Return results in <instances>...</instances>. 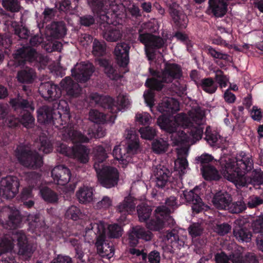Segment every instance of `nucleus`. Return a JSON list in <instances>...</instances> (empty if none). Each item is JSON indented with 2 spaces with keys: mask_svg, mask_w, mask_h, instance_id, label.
<instances>
[{
  "mask_svg": "<svg viewBox=\"0 0 263 263\" xmlns=\"http://www.w3.org/2000/svg\"><path fill=\"white\" fill-rule=\"evenodd\" d=\"M205 122L204 112L200 108L192 109L188 114L180 113L175 117L162 115L158 118L157 123L160 128L171 134L172 144L182 146L177 149L178 158L175 161V169L179 172L184 174L188 167L186 144H193L201 139Z\"/></svg>",
  "mask_w": 263,
  "mask_h": 263,
  "instance_id": "nucleus-1",
  "label": "nucleus"
},
{
  "mask_svg": "<svg viewBox=\"0 0 263 263\" xmlns=\"http://www.w3.org/2000/svg\"><path fill=\"white\" fill-rule=\"evenodd\" d=\"M219 161L222 175L233 182L237 188L245 186L249 183L255 185L263 183V175L259 171H253L250 178L246 176V174L253 167L252 157L249 154L241 152L235 159L229 156H223Z\"/></svg>",
  "mask_w": 263,
  "mask_h": 263,
  "instance_id": "nucleus-2",
  "label": "nucleus"
},
{
  "mask_svg": "<svg viewBox=\"0 0 263 263\" xmlns=\"http://www.w3.org/2000/svg\"><path fill=\"white\" fill-rule=\"evenodd\" d=\"M150 70L151 69H150ZM153 77L148 79L145 84L151 89L145 91L143 94L145 102L153 112L152 107L154 105V93L152 89L159 90L163 87V82L169 83L175 79L179 78L181 76V70L180 66L175 64H166L164 70L162 73L154 71Z\"/></svg>",
  "mask_w": 263,
  "mask_h": 263,
  "instance_id": "nucleus-3",
  "label": "nucleus"
},
{
  "mask_svg": "<svg viewBox=\"0 0 263 263\" xmlns=\"http://www.w3.org/2000/svg\"><path fill=\"white\" fill-rule=\"evenodd\" d=\"M111 146L98 145L93 149L94 155V168L97 173L101 184L106 188H110L117 184L119 174L117 170L113 167L104 166L103 162L108 157L107 153L110 152Z\"/></svg>",
  "mask_w": 263,
  "mask_h": 263,
  "instance_id": "nucleus-4",
  "label": "nucleus"
},
{
  "mask_svg": "<svg viewBox=\"0 0 263 263\" xmlns=\"http://www.w3.org/2000/svg\"><path fill=\"white\" fill-rule=\"evenodd\" d=\"M14 242L18 248L17 254L25 259L29 258L35 248L28 240L25 233L22 231H16L10 236L5 235L0 239V255L11 252Z\"/></svg>",
  "mask_w": 263,
  "mask_h": 263,
  "instance_id": "nucleus-5",
  "label": "nucleus"
},
{
  "mask_svg": "<svg viewBox=\"0 0 263 263\" xmlns=\"http://www.w3.org/2000/svg\"><path fill=\"white\" fill-rule=\"evenodd\" d=\"M165 204L166 206H160L156 210V220H151L147 223V226L149 229L158 231L162 229L166 224H174V220L170 216V213L178 206L176 198L170 197L166 200Z\"/></svg>",
  "mask_w": 263,
  "mask_h": 263,
  "instance_id": "nucleus-6",
  "label": "nucleus"
},
{
  "mask_svg": "<svg viewBox=\"0 0 263 263\" xmlns=\"http://www.w3.org/2000/svg\"><path fill=\"white\" fill-rule=\"evenodd\" d=\"M86 233L90 235L92 234L96 235L97 238L96 245L98 253L101 256L110 259L114 256V249L112 245L104 242L105 233L104 232V226L102 223L91 224V229L87 230Z\"/></svg>",
  "mask_w": 263,
  "mask_h": 263,
  "instance_id": "nucleus-7",
  "label": "nucleus"
},
{
  "mask_svg": "<svg viewBox=\"0 0 263 263\" xmlns=\"http://www.w3.org/2000/svg\"><path fill=\"white\" fill-rule=\"evenodd\" d=\"M16 155L20 162L25 167L36 168L43 164L42 157L28 148L18 147Z\"/></svg>",
  "mask_w": 263,
  "mask_h": 263,
  "instance_id": "nucleus-8",
  "label": "nucleus"
},
{
  "mask_svg": "<svg viewBox=\"0 0 263 263\" xmlns=\"http://www.w3.org/2000/svg\"><path fill=\"white\" fill-rule=\"evenodd\" d=\"M15 59V65L20 66L25 61L29 62L36 61L46 65L48 60L47 57H44L38 54L32 48L28 47L17 50L14 54Z\"/></svg>",
  "mask_w": 263,
  "mask_h": 263,
  "instance_id": "nucleus-9",
  "label": "nucleus"
},
{
  "mask_svg": "<svg viewBox=\"0 0 263 263\" xmlns=\"http://www.w3.org/2000/svg\"><path fill=\"white\" fill-rule=\"evenodd\" d=\"M57 151L68 157L76 159L81 163H85L89 160L90 151L84 145H79L73 148L67 147L63 143L58 144Z\"/></svg>",
  "mask_w": 263,
  "mask_h": 263,
  "instance_id": "nucleus-10",
  "label": "nucleus"
},
{
  "mask_svg": "<svg viewBox=\"0 0 263 263\" xmlns=\"http://www.w3.org/2000/svg\"><path fill=\"white\" fill-rule=\"evenodd\" d=\"M21 217L18 211L10 207H5L0 212V222L7 225L8 228L12 229L18 226Z\"/></svg>",
  "mask_w": 263,
  "mask_h": 263,
  "instance_id": "nucleus-11",
  "label": "nucleus"
},
{
  "mask_svg": "<svg viewBox=\"0 0 263 263\" xmlns=\"http://www.w3.org/2000/svg\"><path fill=\"white\" fill-rule=\"evenodd\" d=\"M18 187L19 182L15 177L7 176L1 180L0 194L6 198H12L17 193Z\"/></svg>",
  "mask_w": 263,
  "mask_h": 263,
  "instance_id": "nucleus-12",
  "label": "nucleus"
},
{
  "mask_svg": "<svg viewBox=\"0 0 263 263\" xmlns=\"http://www.w3.org/2000/svg\"><path fill=\"white\" fill-rule=\"evenodd\" d=\"M10 103L15 109L22 108L27 109V112L24 114L21 122L25 127L27 128L31 127L33 124L34 119L28 111L29 110H33L34 109L32 103H29L26 100L18 98L17 99L11 100Z\"/></svg>",
  "mask_w": 263,
  "mask_h": 263,
  "instance_id": "nucleus-13",
  "label": "nucleus"
},
{
  "mask_svg": "<svg viewBox=\"0 0 263 263\" xmlns=\"http://www.w3.org/2000/svg\"><path fill=\"white\" fill-rule=\"evenodd\" d=\"M139 39L145 45V52L149 60L153 59L151 50L154 48H160L164 43L160 37L148 33L140 34Z\"/></svg>",
  "mask_w": 263,
  "mask_h": 263,
  "instance_id": "nucleus-14",
  "label": "nucleus"
},
{
  "mask_svg": "<svg viewBox=\"0 0 263 263\" xmlns=\"http://www.w3.org/2000/svg\"><path fill=\"white\" fill-rule=\"evenodd\" d=\"M94 71V67L90 63L82 62L77 64L71 70L72 76L79 82L87 81Z\"/></svg>",
  "mask_w": 263,
  "mask_h": 263,
  "instance_id": "nucleus-15",
  "label": "nucleus"
},
{
  "mask_svg": "<svg viewBox=\"0 0 263 263\" xmlns=\"http://www.w3.org/2000/svg\"><path fill=\"white\" fill-rule=\"evenodd\" d=\"M101 19L103 21H106V25H104L103 27L106 28L103 33V37L108 42H116L120 39L122 35V31L118 27L110 25L114 23L109 18L107 15H101Z\"/></svg>",
  "mask_w": 263,
  "mask_h": 263,
  "instance_id": "nucleus-16",
  "label": "nucleus"
},
{
  "mask_svg": "<svg viewBox=\"0 0 263 263\" xmlns=\"http://www.w3.org/2000/svg\"><path fill=\"white\" fill-rule=\"evenodd\" d=\"M87 135L88 136H84L81 132L74 129H70L67 133V136L73 143L88 142L93 137L101 138L103 137L105 134L104 132L100 128L98 129L96 134L89 130Z\"/></svg>",
  "mask_w": 263,
  "mask_h": 263,
  "instance_id": "nucleus-17",
  "label": "nucleus"
},
{
  "mask_svg": "<svg viewBox=\"0 0 263 263\" xmlns=\"http://www.w3.org/2000/svg\"><path fill=\"white\" fill-rule=\"evenodd\" d=\"M136 201V199L129 195L126 197L124 200L117 206V210L120 214V217L118 220L120 222H124L126 219L127 215L132 213L135 210L137 203Z\"/></svg>",
  "mask_w": 263,
  "mask_h": 263,
  "instance_id": "nucleus-18",
  "label": "nucleus"
},
{
  "mask_svg": "<svg viewBox=\"0 0 263 263\" xmlns=\"http://www.w3.org/2000/svg\"><path fill=\"white\" fill-rule=\"evenodd\" d=\"M39 90L42 97L47 99L56 100L62 93L61 89L50 82L41 84Z\"/></svg>",
  "mask_w": 263,
  "mask_h": 263,
  "instance_id": "nucleus-19",
  "label": "nucleus"
},
{
  "mask_svg": "<svg viewBox=\"0 0 263 263\" xmlns=\"http://www.w3.org/2000/svg\"><path fill=\"white\" fill-rule=\"evenodd\" d=\"M51 176L55 183L64 185L70 180V172L68 168L63 165H59L52 170Z\"/></svg>",
  "mask_w": 263,
  "mask_h": 263,
  "instance_id": "nucleus-20",
  "label": "nucleus"
},
{
  "mask_svg": "<svg viewBox=\"0 0 263 263\" xmlns=\"http://www.w3.org/2000/svg\"><path fill=\"white\" fill-rule=\"evenodd\" d=\"M129 46L128 44L123 42L118 44L114 50L118 64L122 67L126 66L129 62L128 52Z\"/></svg>",
  "mask_w": 263,
  "mask_h": 263,
  "instance_id": "nucleus-21",
  "label": "nucleus"
},
{
  "mask_svg": "<svg viewBox=\"0 0 263 263\" xmlns=\"http://www.w3.org/2000/svg\"><path fill=\"white\" fill-rule=\"evenodd\" d=\"M152 238V234L149 231H146L140 226L134 228L129 234V243L132 246L136 245L138 239H142L145 241L150 240Z\"/></svg>",
  "mask_w": 263,
  "mask_h": 263,
  "instance_id": "nucleus-22",
  "label": "nucleus"
},
{
  "mask_svg": "<svg viewBox=\"0 0 263 263\" xmlns=\"http://www.w3.org/2000/svg\"><path fill=\"white\" fill-rule=\"evenodd\" d=\"M195 190L190 191H185L183 193L184 201H182V203L186 201L189 203H192V209L193 211L196 213L200 212L202 210L204 209V205L201 201V198L197 194L195 193Z\"/></svg>",
  "mask_w": 263,
  "mask_h": 263,
  "instance_id": "nucleus-23",
  "label": "nucleus"
},
{
  "mask_svg": "<svg viewBox=\"0 0 263 263\" xmlns=\"http://www.w3.org/2000/svg\"><path fill=\"white\" fill-rule=\"evenodd\" d=\"M59 119L54 120L53 119L52 110L47 106H43L37 110V120L41 123H50L54 125L58 128H60L57 124L60 120H62L61 114L59 113Z\"/></svg>",
  "mask_w": 263,
  "mask_h": 263,
  "instance_id": "nucleus-24",
  "label": "nucleus"
},
{
  "mask_svg": "<svg viewBox=\"0 0 263 263\" xmlns=\"http://www.w3.org/2000/svg\"><path fill=\"white\" fill-rule=\"evenodd\" d=\"M226 0H209L208 12L212 13L215 16H223L227 11Z\"/></svg>",
  "mask_w": 263,
  "mask_h": 263,
  "instance_id": "nucleus-25",
  "label": "nucleus"
},
{
  "mask_svg": "<svg viewBox=\"0 0 263 263\" xmlns=\"http://www.w3.org/2000/svg\"><path fill=\"white\" fill-rule=\"evenodd\" d=\"M170 14L174 22L181 28H185L187 23V16L180 11V8L176 3L170 7Z\"/></svg>",
  "mask_w": 263,
  "mask_h": 263,
  "instance_id": "nucleus-26",
  "label": "nucleus"
},
{
  "mask_svg": "<svg viewBox=\"0 0 263 263\" xmlns=\"http://www.w3.org/2000/svg\"><path fill=\"white\" fill-rule=\"evenodd\" d=\"M61 87L67 94L72 97H78L81 93V89L78 84L74 83L70 77H66L60 83Z\"/></svg>",
  "mask_w": 263,
  "mask_h": 263,
  "instance_id": "nucleus-27",
  "label": "nucleus"
},
{
  "mask_svg": "<svg viewBox=\"0 0 263 263\" xmlns=\"http://www.w3.org/2000/svg\"><path fill=\"white\" fill-rule=\"evenodd\" d=\"M185 238L179 239L178 236L176 235L175 231H171L167 232L166 235L164 236L163 241L166 247L170 246L172 249H180L181 247L184 245Z\"/></svg>",
  "mask_w": 263,
  "mask_h": 263,
  "instance_id": "nucleus-28",
  "label": "nucleus"
},
{
  "mask_svg": "<svg viewBox=\"0 0 263 263\" xmlns=\"http://www.w3.org/2000/svg\"><path fill=\"white\" fill-rule=\"evenodd\" d=\"M231 201L232 198L229 194L227 192H219L214 196L213 203L218 209H228Z\"/></svg>",
  "mask_w": 263,
  "mask_h": 263,
  "instance_id": "nucleus-29",
  "label": "nucleus"
},
{
  "mask_svg": "<svg viewBox=\"0 0 263 263\" xmlns=\"http://www.w3.org/2000/svg\"><path fill=\"white\" fill-rule=\"evenodd\" d=\"M179 109V103L171 98H164L158 106V110L162 113H171Z\"/></svg>",
  "mask_w": 263,
  "mask_h": 263,
  "instance_id": "nucleus-30",
  "label": "nucleus"
},
{
  "mask_svg": "<svg viewBox=\"0 0 263 263\" xmlns=\"http://www.w3.org/2000/svg\"><path fill=\"white\" fill-rule=\"evenodd\" d=\"M157 186L163 187L168 181L170 172L165 167L159 165L156 167L154 171Z\"/></svg>",
  "mask_w": 263,
  "mask_h": 263,
  "instance_id": "nucleus-31",
  "label": "nucleus"
},
{
  "mask_svg": "<svg viewBox=\"0 0 263 263\" xmlns=\"http://www.w3.org/2000/svg\"><path fill=\"white\" fill-rule=\"evenodd\" d=\"M76 195L80 203H89L93 199V190L91 187L84 185L79 189Z\"/></svg>",
  "mask_w": 263,
  "mask_h": 263,
  "instance_id": "nucleus-32",
  "label": "nucleus"
},
{
  "mask_svg": "<svg viewBox=\"0 0 263 263\" xmlns=\"http://www.w3.org/2000/svg\"><path fill=\"white\" fill-rule=\"evenodd\" d=\"M47 27V34L54 37H62L66 34L65 26L62 22H53Z\"/></svg>",
  "mask_w": 263,
  "mask_h": 263,
  "instance_id": "nucleus-33",
  "label": "nucleus"
},
{
  "mask_svg": "<svg viewBox=\"0 0 263 263\" xmlns=\"http://www.w3.org/2000/svg\"><path fill=\"white\" fill-rule=\"evenodd\" d=\"M129 104L130 102L128 97L126 96L121 95L118 96L116 101L113 100V103L110 104L108 108L110 109L111 112L115 114L117 111L127 107Z\"/></svg>",
  "mask_w": 263,
  "mask_h": 263,
  "instance_id": "nucleus-34",
  "label": "nucleus"
},
{
  "mask_svg": "<svg viewBox=\"0 0 263 263\" xmlns=\"http://www.w3.org/2000/svg\"><path fill=\"white\" fill-rule=\"evenodd\" d=\"M205 139L212 146H220L225 141L216 131H212L210 126L207 127L206 129Z\"/></svg>",
  "mask_w": 263,
  "mask_h": 263,
  "instance_id": "nucleus-35",
  "label": "nucleus"
},
{
  "mask_svg": "<svg viewBox=\"0 0 263 263\" xmlns=\"http://www.w3.org/2000/svg\"><path fill=\"white\" fill-rule=\"evenodd\" d=\"M253 231L259 233L256 238V243L258 248L263 252V216L258 218L253 223Z\"/></svg>",
  "mask_w": 263,
  "mask_h": 263,
  "instance_id": "nucleus-36",
  "label": "nucleus"
},
{
  "mask_svg": "<svg viewBox=\"0 0 263 263\" xmlns=\"http://www.w3.org/2000/svg\"><path fill=\"white\" fill-rule=\"evenodd\" d=\"M116 118L115 115H112L109 119L107 116H105L102 113L97 110L92 109L89 111V119L92 122L96 123H103L105 121H108L110 122H114Z\"/></svg>",
  "mask_w": 263,
  "mask_h": 263,
  "instance_id": "nucleus-37",
  "label": "nucleus"
},
{
  "mask_svg": "<svg viewBox=\"0 0 263 263\" xmlns=\"http://www.w3.org/2000/svg\"><path fill=\"white\" fill-rule=\"evenodd\" d=\"M126 149L122 148L120 145L116 146L113 150L112 155L114 158L119 161L122 167L126 166L130 161V158L125 154Z\"/></svg>",
  "mask_w": 263,
  "mask_h": 263,
  "instance_id": "nucleus-38",
  "label": "nucleus"
},
{
  "mask_svg": "<svg viewBox=\"0 0 263 263\" xmlns=\"http://www.w3.org/2000/svg\"><path fill=\"white\" fill-rule=\"evenodd\" d=\"M17 80L21 83H32L35 78L34 70L30 68H26L18 72Z\"/></svg>",
  "mask_w": 263,
  "mask_h": 263,
  "instance_id": "nucleus-39",
  "label": "nucleus"
},
{
  "mask_svg": "<svg viewBox=\"0 0 263 263\" xmlns=\"http://www.w3.org/2000/svg\"><path fill=\"white\" fill-rule=\"evenodd\" d=\"M126 139L128 140L127 153L134 154L139 147L138 138L133 130H128Z\"/></svg>",
  "mask_w": 263,
  "mask_h": 263,
  "instance_id": "nucleus-40",
  "label": "nucleus"
},
{
  "mask_svg": "<svg viewBox=\"0 0 263 263\" xmlns=\"http://www.w3.org/2000/svg\"><path fill=\"white\" fill-rule=\"evenodd\" d=\"M101 222L104 226V232L105 233V238L108 236L111 238H118L122 235V229L117 224H112L107 226V230L105 228L106 226L102 221H99L97 223Z\"/></svg>",
  "mask_w": 263,
  "mask_h": 263,
  "instance_id": "nucleus-41",
  "label": "nucleus"
},
{
  "mask_svg": "<svg viewBox=\"0 0 263 263\" xmlns=\"http://www.w3.org/2000/svg\"><path fill=\"white\" fill-rule=\"evenodd\" d=\"M98 64L104 68L105 73L111 79H117L120 76L118 75L114 68L109 65L108 61L104 59H99L98 60Z\"/></svg>",
  "mask_w": 263,
  "mask_h": 263,
  "instance_id": "nucleus-42",
  "label": "nucleus"
},
{
  "mask_svg": "<svg viewBox=\"0 0 263 263\" xmlns=\"http://www.w3.org/2000/svg\"><path fill=\"white\" fill-rule=\"evenodd\" d=\"M233 233L236 238L242 242H249L252 236L251 233L248 230L239 227L235 228Z\"/></svg>",
  "mask_w": 263,
  "mask_h": 263,
  "instance_id": "nucleus-43",
  "label": "nucleus"
},
{
  "mask_svg": "<svg viewBox=\"0 0 263 263\" xmlns=\"http://www.w3.org/2000/svg\"><path fill=\"white\" fill-rule=\"evenodd\" d=\"M90 97L91 99L96 104H100L105 108H109L110 104L113 103V99L111 98L101 96L97 93H92Z\"/></svg>",
  "mask_w": 263,
  "mask_h": 263,
  "instance_id": "nucleus-44",
  "label": "nucleus"
},
{
  "mask_svg": "<svg viewBox=\"0 0 263 263\" xmlns=\"http://www.w3.org/2000/svg\"><path fill=\"white\" fill-rule=\"evenodd\" d=\"M203 177L206 180H218L220 175L217 170L213 166H210L201 168Z\"/></svg>",
  "mask_w": 263,
  "mask_h": 263,
  "instance_id": "nucleus-45",
  "label": "nucleus"
},
{
  "mask_svg": "<svg viewBox=\"0 0 263 263\" xmlns=\"http://www.w3.org/2000/svg\"><path fill=\"white\" fill-rule=\"evenodd\" d=\"M168 143L162 138L156 139L152 143V148L155 153L161 154L165 153L168 149Z\"/></svg>",
  "mask_w": 263,
  "mask_h": 263,
  "instance_id": "nucleus-46",
  "label": "nucleus"
},
{
  "mask_svg": "<svg viewBox=\"0 0 263 263\" xmlns=\"http://www.w3.org/2000/svg\"><path fill=\"white\" fill-rule=\"evenodd\" d=\"M40 194L43 199L48 202H55L58 200V195L48 187H44L40 190Z\"/></svg>",
  "mask_w": 263,
  "mask_h": 263,
  "instance_id": "nucleus-47",
  "label": "nucleus"
},
{
  "mask_svg": "<svg viewBox=\"0 0 263 263\" xmlns=\"http://www.w3.org/2000/svg\"><path fill=\"white\" fill-rule=\"evenodd\" d=\"M106 44L103 41H99L96 39L93 42L92 53L94 55L100 57L105 53Z\"/></svg>",
  "mask_w": 263,
  "mask_h": 263,
  "instance_id": "nucleus-48",
  "label": "nucleus"
},
{
  "mask_svg": "<svg viewBox=\"0 0 263 263\" xmlns=\"http://www.w3.org/2000/svg\"><path fill=\"white\" fill-rule=\"evenodd\" d=\"M200 86L205 92L212 93L217 89V85L214 81L211 78L203 79L200 83Z\"/></svg>",
  "mask_w": 263,
  "mask_h": 263,
  "instance_id": "nucleus-49",
  "label": "nucleus"
},
{
  "mask_svg": "<svg viewBox=\"0 0 263 263\" xmlns=\"http://www.w3.org/2000/svg\"><path fill=\"white\" fill-rule=\"evenodd\" d=\"M2 5L5 9L11 12H17L20 9L18 0H3Z\"/></svg>",
  "mask_w": 263,
  "mask_h": 263,
  "instance_id": "nucleus-50",
  "label": "nucleus"
},
{
  "mask_svg": "<svg viewBox=\"0 0 263 263\" xmlns=\"http://www.w3.org/2000/svg\"><path fill=\"white\" fill-rule=\"evenodd\" d=\"M139 133L141 138L146 140H152L156 136L155 129L149 126L140 128Z\"/></svg>",
  "mask_w": 263,
  "mask_h": 263,
  "instance_id": "nucleus-51",
  "label": "nucleus"
},
{
  "mask_svg": "<svg viewBox=\"0 0 263 263\" xmlns=\"http://www.w3.org/2000/svg\"><path fill=\"white\" fill-rule=\"evenodd\" d=\"M152 210L148 206L139 205L137 209V212L139 220L141 222L146 221L149 218Z\"/></svg>",
  "mask_w": 263,
  "mask_h": 263,
  "instance_id": "nucleus-52",
  "label": "nucleus"
},
{
  "mask_svg": "<svg viewBox=\"0 0 263 263\" xmlns=\"http://www.w3.org/2000/svg\"><path fill=\"white\" fill-rule=\"evenodd\" d=\"M65 215L73 220H77L82 216V213L78 208L72 205L67 210Z\"/></svg>",
  "mask_w": 263,
  "mask_h": 263,
  "instance_id": "nucleus-53",
  "label": "nucleus"
},
{
  "mask_svg": "<svg viewBox=\"0 0 263 263\" xmlns=\"http://www.w3.org/2000/svg\"><path fill=\"white\" fill-rule=\"evenodd\" d=\"M12 26L16 34L21 39H26L29 36V31L22 25L20 26L16 22L12 23Z\"/></svg>",
  "mask_w": 263,
  "mask_h": 263,
  "instance_id": "nucleus-54",
  "label": "nucleus"
},
{
  "mask_svg": "<svg viewBox=\"0 0 263 263\" xmlns=\"http://www.w3.org/2000/svg\"><path fill=\"white\" fill-rule=\"evenodd\" d=\"M246 208V204L242 201H238L230 204L228 210L233 213H239L244 211Z\"/></svg>",
  "mask_w": 263,
  "mask_h": 263,
  "instance_id": "nucleus-55",
  "label": "nucleus"
},
{
  "mask_svg": "<svg viewBox=\"0 0 263 263\" xmlns=\"http://www.w3.org/2000/svg\"><path fill=\"white\" fill-rule=\"evenodd\" d=\"M208 53L211 56L215 59H223L225 60H229V56L224 53L216 50L211 46L207 47Z\"/></svg>",
  "mask_w": 263,
  "mask_h": 263,
  "instance_id": "nucleus-56",
  "label": "nucleus"
},
{
  "mask_svg": "<svg viewBox=\"0 0 263 263\" xmlns=\"http://www.w3.org/2000/svg\"><path fill=\"white\" fill-rule=\"evenodd\" d=\"M202 231V227L198 223H193L189 228V233L193 238L200 235Z\"/></svg>",
  "mask_w": 263,
  "mask_h": 263,
  "instance_id": "nucleus-57",
  "label": "nucleus"
},
{
  "mask_svg": "<svg viewBox=\"0 0 263 263\" xmlns=\"http://www.w3.org/2000/svg\"><path fill=\"white\" fill-rule=\"evenodd\" d=\"M136 121L142 124H149L152 120L151 116L146 112L138 113L136 116Z\"/></svg>",
  "mask_w": 263,
  "mask_h": 263,
  "instance_id": "nucleus-58",
  "label": "nucleus"
},
{
  "mask_svg": "<svg viewBox=\"0 0 263 263\" xmlns=\"http://www.w3.org/2000/svg\"><path fill=\"white\" fill-rule=\"evenodd\" d=\"M216 80L221 87H225L229 82V79L220 70L217 71L215 75Z\"/></svg>",
  "mask_w": 263,
  "mask_h": 263,
  "instance_id": "nucleus-59",
  "label": "nucleus"
},
{
  "mask_svg": "<svg viewBox=\"0 0 263 263\" xmlns=\"http://www.w3.org/2000/svg\"><path fill=\"white\" fill-rule=\"evenodd\" d=\"M213 160V157L209 154H203L198 157L197 161L201 164L202 167L211 166L209 163Z\"/></svg>",
  "mask_w": 263,
  "mask_h": 263,
  "instance_id": "nucleus-60",
  "label": "nucleus"
},
{
  "mask_svg": "<svg viewBox=\"0 0 263 263\" xmlns=\"http://www.w3.org/2000/svg\"><path fill=\"white\" fill-rule=\"evenodd\" d=\"M41 147L40 151H43L45 154L51 152L52 150V147L50 142L46 139H40Z\"/></svg>",
  "mask_w": 263,
  "mask_h": 263,
  "instance_id": "nucleus-61",
  "label": "nucleus"
},
{
  "mask_svg": "<svg viewBox=\"0 0 263 263\" xmlns=\"http://www.w3.org/2000/svg\"><path fill=\"white\" fill-rule=\"evenodd\" d=\"M230 230V226L227 223L217 224L214 229L215 231L221 235L227 234Z\"/></svg>",
  "mask_w": 263,
  "mask_h": 263,
  "instance_id": "nucleus-62",
  "label": "nucleus"
},
{
  "mask_svg": "<svg viewBox=\"0 0 263 263\" xmlns=\"http://www.w3.org/2000/svg\"><path fill=\"white\" fill-rule=\"evenodd\" d=\"M29 224V228L32 231L33 229H36L37 227L39 226V222L40 221L39 215H30L28 216Z\"/></svg>",
  "mask_w": 263,
  "mask_h": 263,
  "instance_id": "nucleus-63",
  "label": "nucleus"
},
{
  "mask_svg": "<svg viewBox=\"0 0 263 263\" xmlns=\"http://www.w3.org/2000/svg\"><path fill=\"white\" fill-rule=\"evenodd\" d=\"M112 201L107 196H104L101 200L99 201L96 205L98 209H107L111 205Z\"/></svg>",
  "mask_w": 263,
  "mask_h": 263,
  "instance_id": "nucleus-64",
  "label": "nucleus"
}]
</instances>
